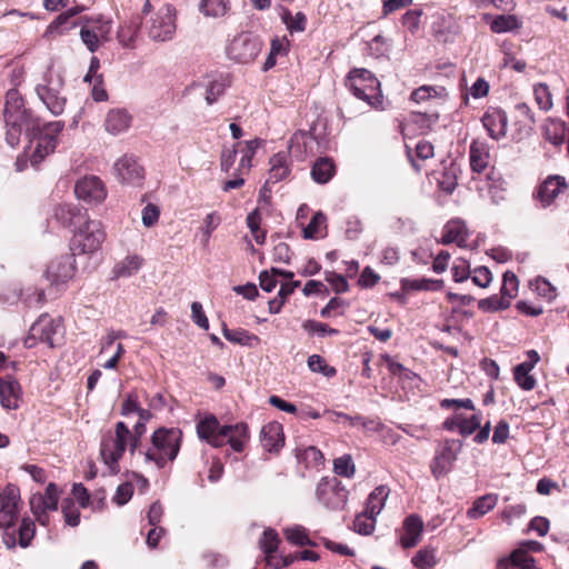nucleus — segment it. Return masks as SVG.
<instances>
[{"label": "nucleus", "mask_w": 569, "mask_h": 569, "mask_svg": "<svg viewBox=\"0 0 569 569\" xmlns=\"http://www.w3.org/2000/svg\"><path fill=\"white\" fill-rule=\"evenodd\" d=\"M4 120L7 126V141L11 147L18 144L20 136L24 132L30 139H37V144L30 157L32 166H38L57 147V137L64 127L63 121L41 123L38 117L24 108L20 93L11 89L6 96Z\"/></svg>", "instance_id": "1"}, {"label": "nucleus", "mask_w": 569, "mask_h": 569, "mask_svg": "<svg viewBox=\"0 0 569 569\" xmlns=\"http://www.w3.org/2000/svg\"><path fill=\"white\" fill-rule=\"evenodd\" d=\"M461 448L462 441L456 439H446L439 446L430 465L431 473L436 479L449 472Z\"/></svg>", "instance_id": "11"}, {"label": "nucleus", "mask_w": 569, "mask_h": 569, "mask_svg": "<svg viewBox=\"0 0 569 569\" xmlns=\"http://www.w3.org/2000/svg\"><path fill=\"white\" fill-rule=\"evenodd\" d=\"M375 525L376 517L368 515L366 509L361 513L357 515L353 520L355 531L365 536L372 533Z\"/></svg>", "instance_id": "49"}, {"label": "nucleus", "mask_w": 569, "mask_h": 569, "mask_svg": "<svg viewBox=\"0 0 569 569\" xmlns=\"http://www.w3.org/2000/svg\"><path fill=\"white\" fill-rule=\"evenodd\" d=\"M308 367L311 371L322 373L326 377H333L337 373V370L327 365L319 355H312L308 358Z\"/></svg>", "instance_id": "51"}, {"label": "nucleus", "mask_w": 569, "mask_h": 569, "mask_svg": "<svg viewBox=\"0 0 569 569\" xmlns=\"http://www.w3.org/2000/svg\"><path fill=\"white\" fill-rule=\"evenodd\" d=\"M260 441L264 450L277 452L283 446L282 426L278 422L264 425L260 432Z\"/></svg>", "instance_id": "21"}, {"label": "nucleus", "mask_w": 569, "mask_h": 569, "mask_svg": "<svg viewBox=\"0 0 569 569\" xmlns=\"http://www.w3.org/2000/svg\"><path fill=\"white\" fill-rule=\"evenodd\" d=\"M106 239L102 223L86 218L76 229L70 242L72 256L97 251Z\"/></svg>", "instance_id": "5"}, {"label": "nucleus", "mask_w": 569, "mask_h": 569, "mask_svg": "<svg viewBox=\"0 0 569 569\" xmlns=\"http://www.w3.org/2000/svg\"><path fill=\"white\" fill-rule=\"evenodd\" d=\"M261 50V41L250 32H241L236 36L227 48V54L239 63L253 61Z\"/></svg>", "instance_id": "10"}, {"label": "nucleus", "mask_w": 569, "mask_h": 569, "mask_svg": "<svg viewBox=\"0 0 569 569\" xmlns=\"http://www.w3.org/2000/svg\"><path fill=\"white\" fill-rule=\"evenodd\" d=\"M78 23H70V18L66 12L60 13L48 27L44 37H51L56 33L62 34L66 31L74 28Z\"/></svg>", "instance_id": "46"}, {"label": "nucleus", "mask_w": 569, "mask_h": 569, "mask_svg": "<svg viewBox=\"0 0 569 569\" xmlns=\"http://www.w3.org/2000/svg\"><path fill=\"white\" fill-rule=\"evenodd\" d=\"M30 510L36 517L37 521L41 526H48L49 525V515L48 511L49 508H47V505L44 500L41 498V493H33L30 498Z\"/></svg>", "instance_id": "40"}, {"label": "nucleus", "mask_w": 569, "mask_h": 569, "mask_svg": "<svg viewBox=\"0 0 569 569\" xmlns=\"http://www.w3.org/2000/svg\"><path fill=\"white\" fill-rule=\"evenodd\" d=\"M400 284H401V290L403 292L418 291V290L438 291V290L442 289L443 280L428 279V278H421V279L403 278V279H401Z\"/></svg>", "instance_id": "31"}, {"label": "nucleus", "mask_w": 569, "mask_h": 569, "mask_svg": "<svg viewBox=\"0 0 569 569\" xmlns=\"http://www.w3.org/2000/svg\"><path fill=\"white\" fill-rule=\"evenodd\" d=\"M468 233L465 223L460 220H451L445 226L440 242L442 244L457 242L460 246L466 241Z\"/></svg>", "instance_id": "29"}, {"label": "nucleus", "mask_w": 569, "mask_h": 569, "mask_svg": "<svg viewBox=\"0 0 569 569\" xmlns=\"http://www.w3.org/2000/svg\"><path fill=\"white\" fill-rule=\"evenodd\" d=\"M390 490L387 486H378L367 498L366 510L368 515L377 517L385 507Z\"/></svg>", "instance_id": "33"}, {"label": "nucleus", "mask_w": 569, "mask_h": 569, "mask_svg": "<svg viewBox=\"0 0 569 569\" xmlns=\"http://www.w3.org/2000/svg\"><path fill=\"white\" fill-rule=\"evenodd\" d=\"M520 27L516 16H497L490 23V29L496 33L509 32Z\"/></svg>", "instance_id": "42"}, {"label": "nucleus", "mask_w": 569, "mask_h": 569, "mask_svg": "<svg viewBox=\"0 0 569 569\" xmlns=\"http://www.w3.org/2000/svg\"><path fill=\"white\" fill-rule=\"evenodd\" d=\"M469 159L473 172H483L490 161L489 146L485 141L473 140L470 144Z\"/></svg>", "instance_id": "22"}, {"label": "nucleus", "mask_w": 569, "mask_h": 569, "mask_svg": "<svg viewBox=\"0 0 569 569\" xmlns=\"http://www.w3.org/2000/svg\"><path fill=\"white\" fill-rule=\"evenodd\" d=\"M498 497L496 495H485L475 500L472 507L468 510L467 516L470 519H478L492 510L497 505Z\"/></svg>", "instance_id": "34"}, {"label": "nucleus", "mask_w": 569, "mask_h": 569, "mask_svg": "<svg viewBox=\"0 0 569 569\" xmlns=\"http://www.w3.org/2000/svg\"><path fill=\"white\" fill-rule=\"evenodd\" d=\"M131 431L123 421L114 427V435L106 436L101 441L100 455L112 472H118V462L127 447L130 448Z\"/></svg>", "instance_id": "6"}, {"label": "nucleus", "mask_w": 569, "mask_h": 569, "mask_svg": "<svg viewBox=\"0 0 569 569\" xmlns=\"http://www.w3.org/2000/svg\"><path fill=\"white\" fill-rule=\"evenodd\" d=\"M536 104L542 111H549L553 106L551 89L545 82L536 83Z\"/></svg>", "instance_id": "45"}, {"label": "nucleus", "mask_w": 569, "mask_h": 569, "mask_svg": "<svg viewBox=\"0 0 569 569\" xmlns=\"http://www.w3.org/2000/svg\"><path fill=\"white\" fill-rule=\"evenodd\" d=\"M89 24L91 29L100 37L101 41H109L111 32V20L104 19L102 16L96 18H83L80 23Z\"/></svg>", "instance_id": "38"}, {"label": "nucleus", "mask_w": 569, "mask_h": 569, "mask_svg": "<svg viewBox=\"0 0 569 569\" xmlns=\"http://www.w3.org/2000/svg\"><path fill=\"white\" fill-rule=\"evenodd\" d=\"M191 318L192 321L200 328L208 330L209 321L203 312L202 305L198 301L191 303Z\"/></svg>", "instance_id": "63"}, {"label": "nucleus", "mask_w": 569, "mask_h": 569, "mask_svg": "<svg viewBox=\"0 0 569 569\" xmlns=\"http://www.w3.org/2000/svg\"><path fill=\"white\" fill-rule=\"evenodd\" d=\"M222 333L228 341L241 346L251 347L253 341H259V338L256 335H252L244 329L230 330L226 325L222 327Z\"/></svg>", "instance_id": "36"}, {"label": "nucleus", "mask_w": 569, "mask_h": 569, "mask_svg": "<svg viewBox=\"0 0 569 569\" xmlns=\"http://www.w3.org/2000/svg\"><path fill=\"white\" fill-rule=\"evenodd\" d=\"M470 277L472 282L480 288H487L492 280V274L490 270L483 266L476 268L471 272Z\"/></svg>", "instance_id": "60"}, {"label": "nucleus", "mask_w": 569, "mask_h": 569, "mask_svg": "<svg viewBox=\"0 0 569 569\" xmlns=\"http://www.w3.org/2000/svg\"><path fill=\"white\" fill-rule=\"evenodd\" d=\"M141 266L142 259L139 256H130L118 263L113 272L117 278H128L136 274Z\"/></svg>", "instance_id": "37"}, {"label": "nucleus", "mask_w": 569, "mask_h": 569, "mask_svg": "<svg viewBox=\"0 0 569 569\" xmlns=\"http://www.w3.org/2000/svg\"><path fill=\"white\" fill-rule=\"evenodd\" d=\"M515 126L517 127L518 139L529 138L531 133V126L533 118L531 116L530 107L520 102L515 106Z\"/></svg>", "instance_id": "28"}, {"label": "nucleus", "mask_w": 569, "mask_h": 569, "mask_svg": "<svg viewBox=\"0 0 569 569\" xmlns=\"http://www.w3.org/2000/svg\"><path fill=\"white\" fill-rule=\"evenodd\" d=\"M336 173V166L328 157L319 158L311 168L312 179L320 184H325L331 180Z\"/></svg>", "instance_id": "32"}, {"label": "nucleus", "mask_w": 569, "mask_h": 569, "mask_svg": "<svg viewBox=\"0 0 569 569\" xmlns=\"http://www.w3.org/2000/svg\"><path fill=\"white\" fill-rule=\"evenodd\" d=\"M74 193L79 200L92 204L102 202L107 197L103 182L96 176L83 177L78 180L74 186Z\"/></svg>", "instance_id": "14"}, {"label": "nucleus", "mask_w": 569, "mask_h": 569, "mask_svg": "<svg viewBox=\"0 0 569 569\" xmlns=\"http://www.w3.org/2000/svg\"><path fill=\"white\" fill-rule=\"evenodd\" d=\"M568 190V183L565 177L559 174H551L547 177L539 187L538 198L542 207H548L553 203L559 194Z\"/></svg>", "instance_id": "17"}, {"label": "nucleus", "mask_w": 569, "mask_h": 569, "mask_svg": "<svg viewBox=\"0 0 569 569\" xmlns=\"http://www.w3.org/2000/svg\"><path fill=\"white\" fill-rule=\"evenodd\" d=\"M53 217L63 227H74V229L87 218L86 213L72 204H59L54 208Z\"/></svg>", "instance_id": "26"}, {"label": "nucleus", "mask_w": 569, "mask_h": 569, "mask_svg": "<svg viewBox=\"0 0 569 569\" xmlns=\"http://www.w3.org/2000/svg\"><path fill=\"white\" fill-rule=\"evenodd\" d=\"M80 38L87 49L93 53L99 49L100 46V37L96 34L93 29L90 28L89 24H82L80 29Z\"/></svg>", "instance_id": "53"}, {"label": "nucleus", "mask_w": 569, "mask_h": 569, "mask_svg": "<svg viewBox=\"0 0 569 569\" xmlns=\"http://www.w3.org/2000/svg\"><path fill=\"white\" fill-rule=\"evenodd\" d=\"M20 506V491L13 485H8L3 489L0 503V529L3 530L2 540L8 549H14L17 546L16 531L13 530Z\"/></svg>", "instance_id": "3"}, {"label": "nucleus", "mask_w": 569, "mask_h": 569, "mask_svg": "<svg viewBox=\"0 0 569 569\" xmlns=\"http://www.w3.org/2000/svg\"><path fill=\"white\" fill-rule=\"evenodd\" d=\"M289 162L287 152H278L270 158L269 177L262 188L263 190H267L268 184L280 182L289 176L291 171Z\"/></svg>", "instance_id": "19"}, {"label": "nucleus", "mask_w": 569, "mask_h": 569, "mask_svg": "<svg viewBox=\"0 0 569 569\" xmlns=\"http://www.w3.org/2000/svg\"><path fill=\"white\" fill-rule=\"evenodd\" d=\"M131 120L127 110L112 109L107 113L104 127L109 133L117 136L129 129Z\"/></svg>", "instance_id": "25"}, {"label": "nucleus", "mask_w": 569, "mask_h": 569, "mask_svg": "<svg viewBox=\"0 0 569 569\" xmlns=\"http://www.w3.org/2000/svg\"><path fill=\"white\" fill-rule=\"evenodd\" d=\"M280 543V538L274 529L268 528L263 531L259 545L264 556L276 553Z\"/></svg>", "instance_id": "47"}, {"label": "nucleus", "mask_w": 569, "mask_h": 569, "mask_svg": "<svg viewBox=\"0 0 569 569\" xmlns=\"http://www.w3.org/2000/svg\"><path fill=\"white\" fill-rule=\"evenodd\" d=\"M302 328L309 333H318L319 336H336L338 335V330L329 327L327 323L317 322L313 320H306L302 323Z\"/></svg>", "instance_id": "58"}, {"label": "nucleus", "mask_w": 569, "mask_h": 569, "mask_svg": "<svg viewBox=\"0 0 569 569\" xmlns=\"http://www.w3.org/2000/svg\"><path fill=\"white\" fill-rule=\"evenodd\" d=\"M333 470L338 476L350 478L355 475V463L351 456L345 455L335 459Z\"/></svg>", "instance_id": "54"}, {"label": "nucleus", "mask_w": 569, "mask_h": 569, "mask_svg": "<svg viewBox=\"0 0 569 569\" xmlns=\"http://www.w3.org/2000/svg\"><path fill=\"white\" fill-rule=\"evenodd\" d=\"M540 128L541 134L547 142L556 147L563 144L567 132L565 121L556 118H548Z\"/></svg>", "instance_id": "23"}, {"label": "nucleus", "mask_w": 569, "mask_h": 569, "mask_svg": "<svg viewBox=\"0 0 569 569\" xmlns=\"http://www.w3.org/2000/svg\"><path fill=\"white\" fill-rule=\"evenodd\" d=\"M497 569H533V540H526L497 563Z\"/></svg>", "instance_id": "13"}, {"label": "nucleus", "mask_w": 569, "mask_h": 569, "mask_svg": "<svg viewBox=\"0 0 569 569\" xmlns=\"http://www.w3.org/2000/svg\"><path fill=\"white\" fill-rule=\"evenodd\" d=\"M60 326L48 315H41L31 326L28 337L24 339V347L32 348L38 341L46 342L50 347H54V336Z\"/></svg>", "instance_id": "12"}, {"label": "nucleus", "mask_w": 569, "mask_h": 569, "mask_svg": "<svg viewBox=\"0 0 569 569\" xmlns=\"http://www.w3.org/2000/svg\"><path fill=\"white\" fill-rule=\"evenodd\" d=\"M281 18L290 33L302 32L306 30L307 17L305 13L297 12L295 16H292L291 12L286 9Z\"/></svg>", "instance_id": "43"}, {"label": "nucleus", "mask_w": 569, "mask_h": 569, "mask_svg": "<svg viewBox=\"0 0 569 569\" xmlns=\"http://www.w3.org/2000/svg\"><path fill=\"white\" fill-rule=\"evenodd\" d=\"M230 426L231 432L228 435V443L234 451L241 452L249 440L248 426L243 422Z\"/></svg>", "instance_id": "35"}, {"label": "nucleus", "mask_w": 569, "mask_h": 569, "mask_svg": "<svg viewBox=\"0 0 569 569\" xmlns=\"http://www.w3.org/2000/svg\"><path fill=\"white\" fill-rule=\"evenodd\" d=\"M412 565L419 569H429L435 565V556L431 551L419 550L412 557Z\"/></svg>", "instance_id": "61"}, {"label": "nucleus", "mask_w": 569, "mask_h": 569, "mask_svg": "<svg viewBox=\"0 0 569 569\" xmlns=\"http://www.w3.org/2000/svg\"><path fill=\"white\" fill-rule=\"evenodd\" d=\"M21 397V387L13 377L0 379V403L6 409H17Z\"/></svg>", "instance_id": "20"}, {"label": "nucleus", "mask_w": 569, "mask_h": 569, "mask_svg": "<svg viewBox=\"0 0 569 569\" xmlns=\"http://www.w3.org/2000/svg\"><path fill=\"white\" fill-rule=\"evenodd\" d=\"M326 222V216L322 212H317L312 216L310 222L303 228L305 239H316L320 231V226Z\"/></svg>", "instance_id": "56"}, {"label": "nucleus", "mask_w": 569, "mask_h": 569, "mask_svg": "<svg viewBox=\"0 0 569 569\" xmlns=\"http://www.w3.org/2000/svg\"><path fill=\"white\" fill-rule=\"evenodd\" d=\"M18 533L19 540L17 541V543H19L21 548L29 547L36 535L34 521L27 517L22 518Z\"/></svg>", "instance_id": "48"}, {"label": "nucleus", "mask_w": 569, "mask_h": 569, "mask_svg": "<svg viewBox=\"0 0 569 569\" xmlns=\"http://www.w3.org/2000/svg\"><path fill=\"white\" fill-rule=\"evenodd\" d=\"M62 87L61 77L53 78L50 74L44 78V83L38 84L36 88L39 99L53 116H60L66 108L67 98L61 94Z\"/></svg>", "instance_id": "9"}, {"label": "nucleus", "mask_w": 569, "mask_h": 569, "mask_svg": "<svg viewBox=\"0 0 569 569\" xmlns=\"http://www.w3.org/2000/svg\"><path fill=\"white\" fill-rule=\"evenodd\" d=\"M405 535L400 538V543L403 548L409 549L415 547L420 539L423 521L417 515H410L403 522Z\"/></svg>", "instance_id": "24"}, {"label": "nucleus", "mask_w": 569, "mask_h": 569, "mask_svg": "<svg viewBox=\"0 0 569 569\" xmlns=\"http://www.w3.org/2000/svg\"><path fill=\"white\" fill-rule=\"evenodd\" d=\"M481 121L492 139L498 140L506 136L508 118L503 110L498 108L489 109L482 116Z\"/></svg>", "instance_id": "18"}, {"label": "nucleus", "mask_w": 569, "mask_h": 569, "mask_svg": "<svg viewBox=\"0 0 569 569\" xmlns=\"http://www.w3.org/2000/svg\"><path fill=\"white\" fill-rule=\"evenodd\" d=\"M73 256H62L53 259L46 270V278L51 284L67 282L74 274Z\"/></svg>", "instance_id": "16"}, {"label": "nucleus", "mask_w": 569, "mask_h": 569, "mask_svg": "<svg viewBox=\"0 0 569 569\" xmlns=\"http://www.w3.org/2000/svg\"><path fill=\"white\" fill-rule=\"evenodd\" d=\"M41 498L44 500L47 508H49V510H57L59 501V490L56 483L50 482L47 486L44 493H41Z\"/></svg>", "instance_id": "62"}, {"label": "nucleus", "mask_w": 569, "mask_h": 569, "mask_svg": "<svg viewBox=\"0 0 569 569\" xmlns=\"http://www.w3.org/2000/svg\"><path fill=\"white\" fill-rule=\"evenodd\" d=\"M198 9L207 18L219 19L230 11L231 2L230 0H200Z\"/></svg>", "instance_id": "30"}, {"label": "nucleus", "mask_w": 569, "mask_h": 569, "mask_svg": "<svg viewBox=\"0 0 569 569\" xmlns=\"http://www.w3.org/2000/svg\"><path fill=\"white\" fill-rule=\"evenodd\" d=\"M316 496L330 510H342L348 501V490L337 478H322L317 485Z\"/></svg>", "instance_id": "8"}, {"label": "nucleus", "mask_w": 569, "mask_h": 569, "mask_svg": "<svg viewBox=\"0 0 569 569\" xmlns=\"http://www.w3.org/2000/svg\"><path fill=\"white\" fill-rule=\"evenodd\" d=\"M133 495V487L130 482H123L121 483L116 491V495L113 497V501L118 506L126 505Z\"/></svg>", "instance_id": "64"}, {"label": "nucleus", "mask_w": 569, "mask_h": 569, "mask_svg": "<svg viewBox=\"0 0 569 569\" xmlns=\"http://www.w3.org/2000/svg\"><path fill=\"white\" fill-rule=\"evenodd\" d=\"M346 84L356 98L366 101L370 107L382 108V97L378 92L380 83L369 70H351Z\"/></svg>", "instance_id": "4"}, {"label": "nucleus", "mask_w": 569, "mask_h": 569, "mask_svg": "<svg viewBox=\"0 0 569 569\" xmlns=\"http://www.w3.org/2000/svg\"><path fill=\"white\" fill-rule=\"evenodd\" d=\"M176 8L172 4L162 6L150 19L147 27L148 36L152 41L164 42L176 33Z\"/></svg>", "instance_id": "7"}, {"label": "nucleus", "mask_w": 569, "mask_h": 569, "mask_svg": "<svg viewBox=\"0 0 569 569\" xmlns=\"http://www.w3.org/2000/svg\"><path fill=\"white\" fill-rule=\"evenodd\" d=\"M536 293L548 302L552 301L557 296L556 288L542 277H536Z\"/></svg>", "instance_id": "59"}, {"label": "nucleus", "mask_w": 569, "mask_h": 569, "mask_svg": "<svg viewBox=\"0 0 569 569\" xmlns=\"http://www.w3.org/2000/svg\"><path fill=\"white\" fill-rule=\"evenodd\" d=\"M527 356V361L513 368V379L521 389L531 390L533 389V376L530 373L533 369V350H528Z\"/></svg>", "instance_id": "27"}, {"label": "nucleus", "mask_w": 569, "mask_h": 569, "mask_svg": "<svg viewBox=\"0 0 569 569\" xmlns=\"http://www.w3.org/2000/svg\"><path fill=\"white\" fill-rule=\"evenodd\" d=\"M481 425V413H473L470 418H466L460 415L459 433L462 437L472 435Z\"/></svg>", "instance_id": "52"}, {"label": "nucleus", "mask_w": 569, "mask_h": 569, "mask_svg": "<svg viewBox=\"0 0 569 569\" xmlns=\"http://www.w3.org/2000/svg\"><path fill=\"white\" fill-rule=\"evenodd\" d=\"M510 301L505 296L493 295L478 301V308L483 312H496L509 308Z\"/></svg>", "instance_id": "44"}, {"label": "nucleus", "mask_w": 569, "mask_h": 569, "mask_svg": "<svg viewBox=\"0 0 569 569\" xmlns=\"http://www.w3.org/2000/svg\"><path fill=\"white\" fill-rule=\"evenodd\" d=\"M221 427L222 426H220L217 417L213 415H209L197 423L198 437L201 440H208L214 433H217L221 429Z\"/></svg>", "instance_id": "39"}, {"label": "nucleus", "mask_w": 569, "mask_h": 569, "mask_svg": "<svg viewBox=\"0 0 569 569\" xmlns=\"http://www.w3.org/2000/svg\"><path fill=\"white\" fill-rule=\"evenodd\" d=\"M114 172L117 178L127 184L138 186L144 178V168L138 162L132 154H124L114 163Z\"/></svg>", "instance_id": "15"}, {"label": "nucleus", "mask_w": 569, "mask_h": 569, "mask_svg": "<svg viewBox=\"0 0 569 569\" xmlns=\"http://www.w3.org/2000/svg\"><path fill=\"white\" fill-rule=\"evenodd\" d=\"M518 289L517 276L511 271H506L502 277V286L500 293L505 296L509 301L516 296Z\"/></svg>", "instance_id": "55"}, {"label": "nucleus", "mask_w": 569, "mask_h": 569, "mask_svg": "<svg viewBox=\"0 0 569 569\" xmlns=\"http://www.w3.org/2000/svg\"><path fill=\"white\" fill-rule=\"evenodd\" d=\"M286 539L297 546H316V543L308 537L306 528L302 526H295L283 530Z\"/></svg>", "instance_id": "41"}, {"label": "nucleus", "mask_w": 569, "mask_h": 569, "mask_svg": "<svg viewBox=\"0 0 569 569\" xmlns=\"http://www.w3.org/2000/svg\"><path fill=\"white\" fill-rule=\"evenodd\" d=\"M226 86L221 79L209 80L206 84L204 99L208 104L214 103L224 93Z\"/></svg>", "instance_id": "50"}, {"label": "nucleus", "mask_w": 569, "mask_h": 569, "mask_svg": "<svg viewBox=\"0 0 569 569\" xmlns=\"http://www.w3.org/2000/svg\"><path fill=\"white\" fill-rule=\"evenodd\" d=\"M182 431L178 428L157 429L151 437L152 447L143 455L146 461H152L161 469L168 461H173L180 450Z\"/></svg>", "instance_id": "2"}, {"label": "nucleus", "mask_w": 569, "mask_h": 569, "mask_svg": "<svg viewBox=\"0 0 569 569\" xmlns=\"http://www.w3.org/2000/svg\"><path fill=\"white\" fill-rule=\"evenodd\" d=\"M67 525L77 527L80 522V512L71 499H64L61 505Z\"/></svg>", "instance_id": "57"}]
</instances>
